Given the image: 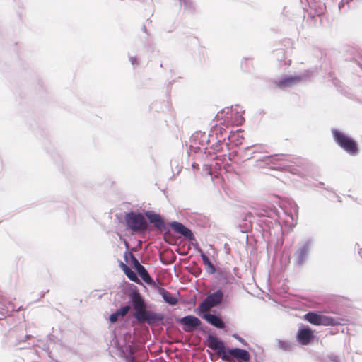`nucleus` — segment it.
<instances>
[{
    "mask_svg": "<svg viewBox=\"0 0 362 362\" xmlns=\"http://www.w3.org/2000/svg\"><path fill=\"white\" fill-rule=\"evenodd\" d=\"M129 299L134 310V317L138 322L152 325L163 320L162 313L146 309L145 300L137 291L131 292Z\"/></svg>",
    "mask_w": 362,
    "mask_h": 362,
    "instance_id": "f257e3e1",
    "label": "nucleus"
},
{
    "mask_svg": "<svg viewBox=\"0 0 362 362\" xmlns=\"http://www.w3.org/2000/svg\"><path fill=\"white\" fill-rule=\"evenodd\" d=\"M244 110L238 105L227 107L220 110L216 115L215 119L218 122L225 127L230 125H241L245 119L243 116Z\"/></svg>",
    "mask_w": 362,
    "mask_h": 362,
    "instance_id": "f03ea898",
    "label": "nucleus"
},
{
    "mask_svg": "<svg viewBox=\"0 0 362 362\" xmlns=\"http://www.w3.org/2000/svg\"><path fill=\"white\" fill-rule=\"evenodd\" d=\"M286 156L284 155H276L272 156H264L257 160L256 165L259 168H281L288 170L291 173L302 175V170L299 168L291 166L286 163Z\"/></svg>",
    "mask_w": 362,
    "mask_h": 362,
    "instance_id": "7ed1b4c3",
    "label": "nucleus"
},
{
    "mask_svg": "<svg viewBox=\"0 0 362 362\" xmlns=\"http://www.w3.org/2000/svg\"><path fill=\"white\" fill-rule=\"evenodd\" d=\"M290 209L287 210L286 206L281 207V211H272L271 216L274 218L279 225H284L287 228H293L297 223V215L298 212V206L295 202L289 203Z\"/></svg>",
    "mask_w": 362,
    "mask_h": 362,
    "instance_id": "20e7f679",
    "label": "nucleus"
},
{
    "mask_svg": "<svg viewBox=\"0 0 362 362\" xmlns=\"http://www.w3.org/2000/svg\"><path fill=\"white\" fill-rule=\"evenodd\" d=\"M124 221L127 230L131 231L132 234H141L148 229V222L144 216L135 211H130L124 215Z\"/></svg>",
    "mask_w": 362,
    "mask_h": 362,
    "instance_id": "39448f33",
    "label": "nucleus"
},
{
    "mask_svg": "<svg viewBox=\"0 0 362 362\" xmlns=\"http://www.w3.org/2000/svg\"><path fill=\"white\" fill-rule=\"evenodd\" d=\"M334 141L349 155L355 156L358 153L356 143L344 133L333 129L332 130Z\"/></svg>",
    "mask_w": 362,
    "mask_h": 362,
    "instance_id": "423d86ee",
    "label": "nucleus"
},
{
    "mask_svg": "<svg viewBox=\"0 0 362 362\" xmlns=\"http://www.w3.org/2000/svg\"><path fill=\"white\" fill-rule=\"evenodd\" d=\"M211 141L210 134L201 131L196 132L190 138V148L194 151H204L205 154H211V151H208V146Z\"/></svg>",
    "mask_w": 362,
    "mask_h": 362,
    "instance_id": "0eeeda50",
    "label": "nucleus"
},
{
    "mask_svg": "<svg viewBox=\"0 0 362 362\" xmlns=\"http://www.w3.org/2000/svg\"><path fill=\"white\" fill-rule=\"evenodd\" d=\"M204 173L209 175L211 180L218 178L219 175L227 172V169L223 165V161L218 156L214 158L211 163H206L204 165Z\"/></svg>",
    "mask_w": 362,
    "mask_h": 362,
    "instance_id": "6e6552de",
    "label": "nucleus"
},
{
    "mask_svg": "<svg viewBox=\"0 0 362 362\" xmlns=\"http://www.w3.org/2000/svg\"><path fill=\"white\" fill-rule=\"evenodd\" d=\"M223 297V292L218 289L216 292L209 294L207 297L199 305L197 313L201 315L200 313L206 312L213 307L218 305Z\"/></svg>",
    "mask_w": 362,
    "mask_h": 362,
    "instance_id": "1a4fd4ad",
    "label": "nucleus"
},
{
    "mask_svg": "<svg viewBox=\"0 0 362 362\" xmlns=\"http://www.w3.org/2000/svg\"><path fill=\"white\" fill-rule=\"evenodd\" d=\"M305 319L310 324L315 325L334 326L337 325V322L334 318L313 312L306 313Z\"/></svg>",
    "mask_w": 362,
    "mask_h": 362,
    "instance_id": "9d476101",
    "label": "nucleus"
},
{
    "mask_svg": "<svg viewBox=\"0 0 362 362\" xmlns=\"http://www.w3.org/2000/svg\"><path fill=\"white\" fill-rule=\"evenodd\" d=\"M305 78L304 75L284 76L279 80L274 81L276 87L280 89L291 88L298 85Z\"/></svg>",
    "mask_w": 362,
    "mask_h": 362,
    "instance_id": "9b49d317",
    "label": "nucleus"
},
{
    "mask_svg": "<svg viewBox=\"0 0 362 362\" xmlns=\"http://www.w3.org/2000/svg\"><path fill=\"white\" fill-rule=\"evenodd\" d=\"M304 10L310 9V14L312 16H321L325 11V5L321 1L315 0H300Z\"/></svg>",
    "mask_w": 362,
    "mask_h": 362,
    "instance_id": "f8f14e48",
    "label": "nucleus"
},
{
    "mask_svg": "<svg viewBox=\"0 0 362 362\" xmlns=\"http://www.w3.org/2000/svg\"><path fill=\"white\" fill-rule=\"evenodd\" d=\"M312 245V240H307L302 244L294 254L296 264L301 266L305 264L308 259L309 252Z\"/></svg>",
    "mask_w": 362,
    "mask_h": 362,
    "instance_id": "ddd939ff",
    "label": "nucleus"
},
{
    "mask_svg": "<svg viewBox=\"0 0 362 362\" xmlns=\"http://www.w3.org/2000/svg\"><path fill=\"white\" fill-rule=\"evenodd\" d=\"M207 342L208 346L221 356L222 360H226V349L224 343L221 339L215 336L209 335L207 338Z\"/></svg>",
    "mask_w": 362,
    "mask_h": 362,
    "instance_id": "4468645a",
    "label": "nucleus"
},
{
    "mask_svg": "<svg viewBox=\"0 0 362 362\" xmlns=\"http://www.w3.org/2000/svg\"><path fill=\"white\" fill-rule=\"evenodd\" d=\"M0 303L2 305L0 307V320L5 318L9 315L12 312L18 310L14 304L7 298L4 296L0 291Z\"/></svg>",
    "mask_w": 362,
    "mask_h": 362,
    "instance_id": "2eb2a0df",
    "label": "nucleus"
},
{
    "mask_svg": "<svg viewBox=\"0 0 362 362\" xmlns=\"http://www.w3.org/2000/svg\"><path fill=\"white\" fill-rule=\"evenodd\" d=\"M226 361L229 360L230 358H233L238 361L247 362L250 358V355L247 351L240 348H232L226 349Z\"/></svg>",
    "mask_w": 362,
    "mask_h": 362,
    "instance_id": "dca6fc26",
    "label": "nucleus"
},
{
    "mask_svg": "<svg viewBox=\"0 0 362 362\" xmlns=\"http://www.w3.org/2000/svg\"><path fill=\"white\" fill-rule=\"evenodd\" d=\"M296 338L301 345H308L314 339L315 336L308 327H301L298 330Z\"/></svg>",
    "mask_w": 362,
    "mask_h": 362,
    "instance_id": "f3484780",
    "label": "nucleus"
},
{
    "mask_svg": "<svg viewBox=\"0 0 362 362\" xmlns=\"http://www.w3.org/2000/svg\"><path fill=\"white\" fill-rule=\"evenodd\" d=\"M170 226L175 233L182 235L185 238L189 240H195V237L192 230L182 223L177 221H173L170 223Z\"/></svg>",
    "mask_w": 362,
    "mask_h": 362,
    "instance_id": "a211bd4d",
    "label": "nucleus"
},
{
    "mask_svg": "<svg viewBox=\"0 0 362 362\" xmlns=\"http://www.w3.org/2000/svg\"><path fill=\"white\" fill-rule=\"evenodd\" d=\"M179 322L183 325L185 332H191L202 324L201 320L194 315H186L180 318Z\"/></svg>",
    "mask_w": 362,
    "mask_h": 362,
    "instance_id": "6ab92c4d",
    "label": "nucleus"
},
{
    "mask_svg": "<svg viewBox=\"0 0 362 362\" xmlns=\"http://www.w3.org/2000/svg\"><path fill=\"white\" fill-rule=\"evenodd\" d=\"M117 346L121 356L127 360V362H134V358L130 344L121 343L117 338Z\"/></svg>",
    "mask_w": 362,
    "mask_h": 362,
    "instance_id": "aec40b11",
    "label": "nucleus"
},
{
    "mask_svg": "<svg viewBox=\"0 0 362 362\" xmlns=\"http://www.w3.org/2000/svg\"><path fill=\"white\" fill-rule=\"evenodd\" d=\"M202 317L206 320L209 324L216 327L218 329H223L225 327V323L221 318L216 315L211 313H204L202 315Z\"/></svg>",
    "mask_w": 362,
    "mask_h": 362,
    "instance_id": "412c9836",
    "label": "nucleus"
},
{
    "mask_svg": "<svg viewBox=\"0 0 362 362\" xmlns=\"http://www.w3.org/2000/svg\"><path fill=\"white\" fill-rule=\"evenodd\" d=\"M146 216L149 221L153 224V226L158 228L162 229L165 227V223L163 219L161 218L160 214H156L153 211H149L146 213Z\"/></svg>",
    "mask_w": 362,
    "mask_h": 362,
    "instance_id": "4be33fe9",
    "label": "nucleus"
},
{
    "mask_svg": "<svg viewBox=\"0 0 362 362\" xmlns=\"http://www.w3.org/2000/svg\"><path fill=\"white\" fill-rule=\"evenodd\" d=\"M226 140V136H216L214 140L211 141L210 145L208 146V151H211V154L218 152L221 149V146Z\"/></svg>",
    "mask_w": 362,
    "mask_h": 362,
    "instance_id": "5701e85b",
    "label": "nucleus"
},
{
    "mask_svg": "<svg viewBox=\"0 0 362 362\" xmlns=\"http://www.w3.org/2000/svg\"><path fill=\"white\" fill-rule=\"evenodd\" d=\"M218 123V124H216L211 130L210 136L211 140H214V137L216 136H226V139L227 138L228 134L226 132V128L228 127H225L220 122Z\"/></svg>",
    "mask_w": 362,
    "mask_h": 362,
    "instance_id": "b1692460",
    "label": "nucleus"
},
{
    "mask_svg": "<svg viewBox=\"0 0 362 362\" xmlns=\"http://www.w3.org/2000/svg\"><path fill=\"white\" fill-rule=\"evenodd\" d=\"M228 141L234 146L240 145L243 141V136L241 130H237L235 132H231L230 134L227 136Z\"/></svg>",
    "mask_w": 362,
    "mask_h": 362,
    "instance_id": "393cba45",
    "label": "nucleus"
},
{
    "mask_svg": "<svg viewBox=\"0 0 362 362\" xmlns=\"http://www.w3.org/2000/svg\"><path fill=\"white\" fill-rule=\"evenodd\" d=\"M130 310V306L127 305L117 310L116 312L110 315L109 320L110 322L115 323L118 321L119 317L125 316Z\"/></svg>",
    "mask_w": 362,
    "mask_h": 362,
    "instance_id": "a878e982",
    "label": "nucleus"
},
{
    "mask_svg": "<svg viewBox=\"0 0 362 362\" xmlns=\"http://www.w3.org/2000/svg\"><path fill=\"white\" fill-rule=\"evenodd\" d=\"M197 251L199 253L204 265L206 267V271L209 274H212L215 273L216 269L214 264L211 262L209 257L203 252L202 250L197 247Z\"/></svg>",
    "mask_w": 362,
    "mask_h": 362,
    "instance_id": "bb28decb",
    "label": "nucleus"
},
{
    "mask_svg": "<svg viewBox=\"0 0 362 362\" xmlns=\"http://www.w3.org/2000/svg\"><path fill=\"white\" fill-rule=\"evenodd\" d=\"M159 293L161 295L165 302L168 303L170 305H175L177 303V298L173 296L169 291L165 288H161L159 290Z\"/></svg>",
    "mask_w": 362,
    "mask_h": 362,
    "instance_id": "cd10ccee",
    "label": "nucleus"
},
{
    "mask_svg": "<svg viewBox=\"0 0 362 362\" xmlns=\"http://www.w3.org/2000/svg\"><path fill=\"white\" fill-rule=\"evenodd\" d=\"M138 274L141 276V278L143 279L144 281H145L147 284H151L152 282V279L150 276L148 272L146 269V268L141 265L137 269H136Z\"/></svg>",
    "mask_w": 362,
    "mask_h": 362,
    "instance_id": "c85d7f7f",
    "label": "nucleus"
},
{
    "mask_svg": "<svg viewBox=\"0 0 362 362\" xmlns=\"http://www.w3.org/2000/svg\"><path fill=\"white\" fill-rule=\"evenodd\" d=\"M121 267L124 274L131 281L135 282L137 281L138 277L136 274L133 270H132L127 265L121 262Z\"/></svg>",
    "mask_w": 362,
    "mask_h": 362,
    "instance_id": "c756f323",
    "label": "nucleus"
},
{
    "mask_svg": "<svg viewBox=\"0 0 362 362\" xmlns=\"http://www.w3.org/2000/svg\"><path fill=\"white\" fill-rule=\"evenodd\" d=\"M32 338L31 335L26 334L23 337L18 338L16 337V339L14 341H11V344L16 346H19L20 349H24L26 348V346H24L23 344H25L27 340H29Z\"/></svg>",
    "mask_w": 362,
    "mask_h": 362,
    "instance_id": "7c9ffc66",
    "label": "nucleus"
},
{
    "mask_svg": "<svg viewBox=\"0 0 362 362\" xmlns=\"http://www.w3.org/2000/svg\"><path fill=\"white\" fill-rule=\"evenodd\" d=\"M354 0H341L338 4V10L341 13H346L350 8V3Z\"/></svg>",
    "mask_w": 362,
    "mask_h": 362,
    "instance_id": "2f4dec72",
    "label": "nucleus"
},
{
    "mask_svg": "<svg viewBox=\"0 0 362 362\" xmlns=\"http://www.w3.org/2000/svg\"><path fill=\"white\" fill-rule=\"evenodd\" d=\"M278 346L280 349L284 351H289L291 349L292 344L287 340H278Z\"/></svg>",
    "mask_w": 362,
    "mask_h": 362,
    "instance_id": "473e14b6",
    "label": "nucleus"
},
{
    "mask_svg": "<svg viewBox=\"0 0 362 362\" xmlns=\"http://www.w3.org/2000/svg\"><path fill=\"white\" fill-rule=\"evenodd\" d=\"M181 5L184 6L185 10L192 11L194 10V5L191 0H179Z\"/></svg>",
    "mask_w": 362,
    "mask_h": 362,
    "instance_id": "72a5a7b5",
    "label": "nucleus"
},
{
    "mask_svg": "<svg viewBox=\"0 0 362 362\" xmlns=\"http://www.w3.org/2000/svg\"><path fill=\"white\" fill-rule=\"evenodd\" d=\"M327 359L330 362H339L341 360V357L335 354L331 353L327 355Z\"/></svg>",
    "mask_w": 362,
    "mask_h": 362,
    "instance_id": "f704fd0d",
    "label": "nucleus"
},
{
    "mask_svg": "<svg viewBox=\"0 0 362 362\" xmlns=\"http://www.w3.org/2000/svg\"><path fill=\"white\" fill-rule=\"evenodd\" d=\"M129 255L132 264L134 265L135 269H137L139 266L141 265L139 260L134 257V255L132 252L129 253Z\"/></svg>",
    "mask_w": 362,
    "mask_h": 362,
    "instance_id": "c9c22d12",
    "label": "nucleus"
},
{
    "mask_svg": "<svg viewBox=\"0 0 362 362\" xmlns=\"http://www.w3.org/2000/svg\"><path fill=\"white\" fill-rule=\"evenodd\" d=\"M51 354L52 352L49 351V347H45V348H42V354L43 355H46L47 356H49V358H52V356H51Z\"/></svg>",
    "mask_w": 362,
    "mask_h": 362,
    "instance_id": "e433bc0d",
    "label": "nucleus"
},
{
    "mask_svg": "<svg viewBox=\"0 0 362 362\" xmlns=\"http://www.w3.org/2000/svg\"><path fill=\"white\" fill-rule=\"evenodd\" d=\"M253 148H254V151L252 152L253 153H257V152L262 153V152L264 151V148H265L262 146H254Z\"/></svg>",
    "mask_w": 362,
    "mask_h": 362,
    "instance_id": "4c0bfd02",
    "label": "nucleus"
},
{
    "mask_svg": "<svg viewBox=\"0 0 362 362\" xmlns=\"http://www.w3.org/2000/svg\"><path fill=\"white\" fill-rule=\"evenodd\" d=\"M233 337L239 341L243 345H246V341L244 339L240 337L238 334H233Z\"/></svg>",
    "mask_w": 362,
    "mask_h": 362,
    "instance_id": "58836bf2",
    "label": "nucleus"
},
{
    "mask_svg": "<svg viewBox=\"0 0 362 362\" xmlns=\"http://www.w3.org/2000/svg\"><path fill=\"white\" fill-rule=\"evenodd\" d=\"M129 61L131 62V64L133 65V66H137L139 65V63L137 62V59L136 57H129Z\"/></svg>",
    "mask_w": 362,
    "mask_h": 362,
    "instance_id": "ea45409f",
    "label": "nucleus"
},
{
    "mask_svg": "<svg viewBox=\"0 0 362 362\" xmlns=\"http://www.w3.org/2000/svg\"><path fill=\"white\" fill-rule=\"evenodd\" d=\"M248 61H249V60H248L247 59H245L244 60V62H242V66H243L245 64H246L247 63V62H248Z\"/></svg>",
    "mask_w": 362,
    "mask_h": 362,
    "instance_id": "a19ab883",
    "label": "nucleus"
},
{
    "mask_svg": "<svg viewBox=\"0 0 362 362\" xmlns=\"http://www.w3.org/2000/svg\"><path fill=\"white\" fill-rule=\"evenodd\" d=\"M197 166H198V165H197V164H196V163H194L192 164V167H193L194 168H197Z\"/></svg>",
    "mask_w": 362,
    "mask_h": 362,
    "instance_id": "79ce46f5",
    "label": "nucleus"
},
{
    "mask_svg": "<svg viewBox=\"0 0 362 362\" xmlns=\"http://www.w3.org/2000/svg\"><path fill=\"white\" fill-rule=\"evenodd\" d=\"M250 148H251V147H247V148H246V150H250Z\"/></svg>",
    "mask_w": 362,
    "mask_h": 362,
    "instance_id": "37998d69",
    "label": "nucleus"
}]
</instances>
